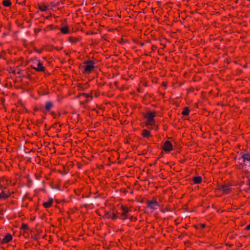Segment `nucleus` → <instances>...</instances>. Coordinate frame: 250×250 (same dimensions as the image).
Masks as SVG:
<instances>
[{"label":"nucleus","instance_id":"obj_12","mask_svg":"<svg viewBox=\"0 0 250 250\" xmlns=\"http://www.w3.org/2000/svg\"><path fill=\"white\" fill-rule=\"evenodd\" d=\"M142 135L145 138H148L151 136L150 132L146 129L143 130Z\"/></svg>","mask_w":250,"mask_h":250},{"label":"nucleus","instance_id":"obj_7","mask_svg":"<svg viewBox=\"0 0 250 250\" xmlns=\"http://www.w3.org/2000/svg\"><path fill=\"white\" fill-rule=\"evenodd\" d=\"M219 189L223 191L224 193L228 194L231 190V188L229 186L223 185L220 186Z\"/></svg>","mask_w":250,"mask_h":250},{"label":"nucleus","instance_id":"obj_2","mask_svg":"<svg viewBox=\"0 0 250 250\" xmlns=\"http://www.w3.org/2000/svg\"><path fill=\"white\" fill-rule=\"evenodd\" d=\"M94 68V63L92 61H89L85 62L81 68L82 70L86 74L90 73Z\"/></svg>","mask_w":250,"mask_h":250},{"label":"nucleus","instance_id":"obj_19","mask_svg":"<svg viewBox=\"0 0 250 250\" xmlns=\"http://www.w3.org/2000/svg\"><path fill=\"white\" fill-rule=\"evenodd\" d=\"M39 8L40 10H41L42 11H45L47 10L48 8L47 6H46V5H42L40 6Z\"/></svg>","mask_w":250,"mask_h":250},{"label":"nucleus","instance_id":"obj_3","mask_svg":"<svg viewBox=\"0 0 250 250\" xmlns=\"http://www.w3.org/2000/svg\"><path fill=\"white\" fill-rule=\"evenodd\" d=\"M32 66L35 69L39 71H42L44 69V67L43 66L42 63L38 60H36L34 61Z\"/></svg>","mask_w":250,"mask_h":250},{"label":"nucleus","instance_id":"obj_22","mask_svg":"<svg viewBox=\"0 0 250 250\" xmlns=\"http://www.w3.org/2000/svg\"><path fill=\"white\" fill-rule=\"evenodd\" d=\"M22 228H23V229H25V228H26V225H23V226H22Z\"/></svg>","mask_w":250,"mask_h":250},{"label":"nucleus","instance_id":"obj_10","mask_svg":"<svg viewBox=\"0 0 250 250\" xmlns=\"http://www.w3.org/2000/svg\"><path fill=\"white\" fill-rule=\"evenodd\" d=\"M9 196L10 193L9 192H6V191H2V192L0 193V199H5Z\"/></svg>","mask_w":250,"mask_h":250},{"label":"nucleus","instance_id":"obj_14","mask_svg":"<svg viewBox=\"0 0 250 250\" xmlns=\"http://www.w3.org/2000/svg\"><path fill=\"white\" fill-rule=\"evenodd\" d=\"M53 107V104L50 102H47L45 104V109L49 111Z\"/></svg>","mask_w":250,"mask_h":250},{"label":"nucleus","instance_id":"obj_5","mask_svg":"<svg viewBox=\"0 0 250 250\" xmlns=\"http://www.w3.org/2000/svg\"><path fill=\"white\" fill-rule=\"evenodd\" d=\"M159 203L155 200L150 201L148 203V207L152 210L157 209L159 208Z\"/></svg>","mask_w":250,"mask_h":250},{"label":"nucleus","instance_id":"obj_6","mask_svg":"<svg viewBox=\"0 0 250 250\" xmlns=\"http://www.w3.org/2000/svg\"><path fill=\"white\" fill-rule=\"evenodd\" d=\"M121 209L122 211L121 212V217L123 219H125L127 218V213L129 211V209L127 207L122 206L121 207Z\"/></svg>","mask_w":250,"mask_h":250},{"label":"nucleus","instance_id":"obj_4","mask_svg":"<svg viewBox=\"0 0 250 250\" xmlns=\"http://www.w3.org/2000/svg\"><path fill=\"white\" fill-rule=\"evenodd\" d=\"M162 148L165 152H169L173 149V146L170 141H166L164 143Z\"/></svg>","mask_w":250,"mask_h":250},{"label":"nucleus","instance_id":"obj_9","mask_svg":"<svg viewBox=\"0 0 250 250\" xmlns=\"http://www.w3.org/2000/svg\"><path fill=\"white\" fill-rule=\"evenodd\" d=\"M12 239V236L10 234H6L2 239L3 243H7L11 241Z\"/></svg>","mask_w":250,"mask_h":250},{"label":"nucleus","instance_id":"obj_13","mask_svg":"<svg viewBox=\"0 0 250 250\" xmlns=\"http://www.w3.org/2000/svg\"><path fill=\"white\" fill-rule=\"evenodd\" d=\"M243 161H250V154L249 153L244 154L242 156Z\"/></svg>","mask_w":250,"mask_h":250},{"label":"nucleus","instance_id":"obj_16","mask_svg":"<svg viewBox=\"0 0 250 250\" xmlns=\"http://www.w3.org/2000/svg\"><path fill=\"white\" fill-rule=\"evenodd\" d=\"M109 218H111L112 219H117L119 216L117 213L115 212H112L111 215L108 217Z\"/></svg>","mask_w":250,"mask_h":250},{"label":"nucleus","instance_id":"obj_1","mask_svg":"<svg viewBox=\"0 0 250 250\" xmlns=\"http://www.w3.org/2000/svg\"><path fill=\"white\" fill-rule=\"evenodd\" d=\"M155 116L156 112L154 111H149L145 116L146 120V125L149 128H152L155 125Z\"/></svg>","mask_w":250,"mask_h":250},{"label":"nucleus","instance_id":"obj_11","mask_svg":"<svg viewBox=\"0 0 250 250\" xmlns=\"http://www.w3.org/2000/svg\"><path fill=\"white\" fill-rule=\"evenodd\" d=\"M202 178L201 176H196L193 178V182L194 184H198L201 183Z\"/></svg>","mask_w":250,"mask_h":250},{"label":"nucleus","instance_id":"obj_21","mask_svg":"<svg viewBox=\"0 0 250 250\" xmlns=\"http://www.w3.org/2000/svg\"><path fill=\"white\" fill-rule=\"evenodd\" d=\"M246 229L247 230H250V224L247 226Z\"/></svg>","mask_w":250,"mask_h":250},{"label":"nucleus","instance_id":"obj_8","mask_svg":"<svg viewBox=\"0 0 250 250\" xmlns=\"http://www.w3.org/2000/svg\"><path fill=\"white\" fill-rule=\"evenodd\" d=\"M53 201H54L52 198H49L47 201L43 202V206L45 208H49L52 205Z\"/></svg>","mask_w":250,"mask_h":250},{"label":"nucleus","instance_id":"obj_15","mask_svg":"<svg viewBox=\"0 0 250 250\" xmlns=\"http://www.w3.org/2000/svg\"><path fill=\"white\" fill-rule=\"evenodd\" d=\"M61 31L62 33L65 34L69 33V28L67 26H64V27H62L61 29Z\"/></svg>","mask_w":250,"mask_h":250},{"label":"nucleus","instance_id":"obj_17","mask_svg":"<svg viewBox=\"0 0 250 250\" xmlns=\"http://www.w3.org/2000/svg\"><path fill=\"white\" fill-rule=\"evenodd\" d=\"M2 3L4 6L7 7L11 5V1L10 0H4Z\"/></svg>","mask_w":250,"mask_h":250},{"label":"nucleus","instance_id":"obj_20","mask_svg":"<svg viewBox=\"0 0 250 250\" xmlns=\"http://www.w3.org/2000/svg\"><path fill=\"white\" fill-rule=\"evenodd\" d=\"M244 184H245L246 185L248 186V188H250V180L249 179H247L246 181H243Z\"/></svg>","mask_w":250,"mask_h":250},{"label":"nucleus","instance_id":"obj_18","mask_svg":"<svg viewBox=\"0 0 250 250\" xmlns=\"http://www.w3.org/2000/svg\"><path fill=\"white\" fill-rule=\"evenodd\" d=\"M189 110L188 108H185L182 111V114L184 116L188 115Z\"/></svg>","mask_w":250,"mask_h":250}]
</instances>
